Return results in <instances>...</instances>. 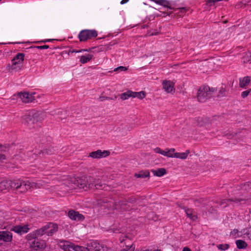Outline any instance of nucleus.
<instances>
[{
	"label": "nucleus",
	"mask_w": 251,
	"mask_h": 251,
	"mask_svg": "<svg viewBox=\"0 0 251 251\" xmlns=\"http://www.w3.org/2000/svg\"><path fill=\"white\" fill-rule=\"evenodd\" d=\"M146 96V92L144 91H140L138 92H133V98H137L140 100L144 99Z\"/></svg>",
	"instance_id": "nucleus-27"
},
{
	"label": "nucleus",
	"mask_w": 251,
	"mask_h": 251,
	"mask_svg": "<svg viewBox=\"0 0 251 251\" xmlns=\"http://www.w3.org/2000/svg\"><path fill=\"white\" fill-rule=\"evenodd\" d=\"M151 172L154 176L161 177L166 174V170L164 168H159L157 170H152Z\"/></svg>",
	"instance_id": "nucleus-23"
},
{
	"label": "nucleus",
	"mask_w": 251,
	"mask_h": 251,
	"mask_svg": "<svg viewBox=\"0 0 251 251\" xmlns=\"http://www.w3.org/2000/svg\"><path fill=\"white\" fill-rule=\"evenodd\" d=\"M68 215L70 219L74 221H80L84 219V217L82 214L73 210H70L68 212Z\"/></svg>",
	"instance_id": "nucleus-14"
},
{
	"label": "nucleus",
	"mask_w": 251,
	"mask_h": 251,
	"mask_svg": "<svg viewBox=\"0 0 251 251\" xmlns=\"http://www.w3.org/2000/svg\"><path fill=\"white\" fill-rule=\"evenodd\" d=\"M150 173L148 171H141L138 174H135V176L137 178H145L149 176Z\"/></svg>",
	"instance_id": "nucleus-31"
},
{
	"label": "nucleus",
	"mask_w": 251,
	"mask_h": 251,
	"mask_svg": "<svg viewBox=\"0 0 251 251\" xmlns=\"http://www.w3.org/2000/svg\"><path fill=\"white\" fill-rule=\"evenodd\" d=\"M92 54H87L84 55L79 56L78 58H79V61L82 64H85L89 62L93 58Z\"/></svg>",
	"instance_id": "nucleus-18"
},
{
	"label": "nucleus",
	"mask_w": 251,
	"mask_h": 251,
	"mask_svg": "<svg viewBox=\"0 0 251 251\" xmlns=\"http://www.w3.org/2000/svg\"><path fill=\"white\" fill-rule=\"evenodd\" d=\"M126 247L128 248L127 250H123L121 251H134L135 250V246H134L133 244H132L129 247L127 246Z\"/></svg>",
	"instance_id": "nucleus-40"
},
{
	"label": "nucleus",
	"mask_w": 251,
	"mask_h": 251,
	"mask_svg": "<svg viewBox=\"0 0 251 251\" xmlns=\"http://www.w3.org/2000/svg\"><path fill=\"white\" fill-rule=\"evenodd\" d=\"M36 48L43 50V49H48L49 48V46L48 45H43V46H36L35 47Z\"/></svg>",
	"instance_id": "nucleus-41"
},
{
	"label": "nucleus",
	"mask_w": 251,
	"mask_h": 251,
	"mask_svg": "<svg viewBox=\"0 0 251 251\" xmlns=\"http://www.w3.org/2000/svg\"><path fill=\"white\" fill-rule=\"evenodd\" d=\"M10 185L16 189L22 188L23 189L27 190L44 187L46 185V182L41 180H38L36 182H30L28 180L24 181L17 179L11 181Z\"/></svg>",
	"instance_id": "nucleus-2"
},
{
	"label": "nucleus",
	"mask_w": 251,
	"mask_h": 251,
	"mask_svg": "<svg viewBox=\"0 0 251 251\" xmlns=\"http://www.w3.org/2000/svg\"><path fill=\"white\" fill-rule=\"evenodd\" d=\"M175 148H166L165 150L164 156L169 158H174L176 153Z\"/></svg>",
	"instance_id": "nucleus-22"
},
{
	"label": "nucleus",
	"mask_w": 251,
	"mask_h": 251,
	"mask_svg": "<svg viewBox=\"0 0 251 251\" xmlns=\"http://www.w3.org/2000/svg\"><path fill=\"white\" fill-rule=\"evenodd\" d=\"M59 248L65 251H88L87 248L75 245L66 240H61L58 242Z\"/></svg>",
	"instance_id": "nucleus-4"
},
{
	"label": "nucleus",
	"mask_w": 251,
	"mask_h": 251,
	"mask_svg": "<svg viewBox=\"0 0 251 251\" xmlns=\"http://www.w3.org/2000/svg\"><path fill=\"white\" fill-rule=\"evenodd\" d=\"M96 181V178L90 176H84L81 178L80 185L83 187L89 188H93V187H96L97 185Z\"/></svg>",
	"instance_id": "nucleus-7"
},
{
	"label": "nucleus",
	"mask_w": 251,
	"mask_h": 251,
	"mask_svg": "<svg viewBox=\"0 0 251 251\" xmlns=\"http://www.w3.org/2000/svg\"><path fill=\"white\" fill-rule=\"evenodd\" d=\"M230 236L234 238L240 237H243V230L240 232L237 229H234L230 232Z\"/></svg>",
	"instance_id": "nucleus-25"
},
{
	"label": "nucleus",
	"mask_w": 251,
	"mask_h": 251,
	"mask_svg": "<svg viewBox=\"0 0 251 251\" xmlns=\"http://www.w3.org/2000/svg\"><path fill=\"white\" fill-rule=\"evenodd\" d=\"M128 1L129 0H122L120 2V4L122 5L124 4L127 3Z\"/></svg>",
	"instance_id": "nucleus-44"
},
{
	"label": "nucleus",
	"mask_w": 251,
	"mask_h": 251,
	"mask_svg": "<svg viewBox=\"0 0 251 251\" xmlns=\"http://www.w3.org/2000/svg\"><path fill=\"white\" fill-rule=\"evenodd\" d=\"M251 81V77L246 76L239 78V86L241 88H244L248 86Z\"/></svg>",
	"instance_id": "nucleus-17"
},
{
	"label": "nucleus",
	"mask_w": 251,
	"mask_h": 251,
	"mask_svg": "<svg viewBox=\"0 0 251 251\" xmlns=\"http://www.w3.org/2000/svg\"><path fill=\"white\" fill-rule=\"evenodd\" d=\"M58 225L53 223H49L45 225L46 234L52 236L58 230Z\"/></svg>",
	"instance_id": "nucleus-10"
},
{
	"label": "nucleus",
	"mask_w": 251,
	"mask_h": 251,
	"mask_svg": "<svg viewBox=\"0 0 251 251\" xmlns=\"http://www.w3.org/2000/svg\"><path fill=\"white\" fill-rule=\"evenodd\" d=\"M179 9L180 12L183 14L185 13L187 10V9L185 7H181V8H179Z\"/></svg>",
	"instance_id": "nucleus-42"
},
{
	"label": "nucleus",
	"mask_w": 251,
	"mask_h": 251,
	"mask_svg": "<svg viewBox=\"0 0 251 251\" xmlns=\"http://www.w3.org/2000/svg\"><path fill=\"white\" fill-rule=\"evenodd\" d=\"M25 54L18 53L11 60V62L6 66V70L11 73L20 71L23 67Z\"/></svg>",
	"instance_id": "nucleus-3"
},
{
	"label": "nucleus",
	"mask_w": 251,
	"mask_h": 251,
	"mask_svg": "<svg viewBox=\"0 0 251 251\" xmlns=\"http://www.w3.org/2000/svg\"><path fill=\"white\" fill-rule=\"evenodd\" d=\"M7 150V147L5 146L0 145V162H2L4 160L6 159V157L3 152Z\"/></svg>",
	"instance_id": "nucleus-26"
},
{
	"label": "nucleus",
	"mask_w": 251,
	"mask_h": 251,
	"mask_svg": "<svg viewBox=\"0 0 251 251\" xmlns=\"http://www.w3.org/2000/svg\"><path fill=\"white\" fill-rule=\"evenodd\" d=\"M250 188H251V181L248 182L242 186L243 189L245 190H248Z\"/></svg>",
	"instance_id": "nucleus-36"
},
{
	"label": "nucleus",
	"mask_w": 251,
	"mask_h": 251,
	"mask_svg": "<svg viewBox=\"0 0 251 251\" xmlns=\"http://www.w3.org/2000/svg\"><path fill=\"white\" fill-rule=\"evenodd\" d=\"M153 150L155 153H159L164 156L165 150H162L159 147L154 149Z\"/></svg>",
	"instance_id": "nucleus-35"
},
{
	"label": "nucleus",
	"mask_w": 251,
	"mask_h": 251,
	"mask_svg": "<svg viewBox=\"0 0 251 251\" xmlns=\"http://www.w3.org/2000/svg\"><path fill=\"white\" fill-rule=\"evenodd\" d=\"M42 120V113L35 110L26 112L21 117L22 123L29 128L34 127L35 124Z\"/></svg>",
	"instance_id": "nucleus-1"
},
{
	"label": "nucleus",
	"mask_w": 251,
	"mask_h": 251,
	"mask_svg": "<svg viewBox=\"0 0 251 251\" xmlns=\"http://www.w3.org/2000/svg\"><path fill=\"white\" fill-rule=\"evenodd\" d=\"M161 251L159 250H155V251Z\"/></svg>",
	"instance_id": "nucleus-46"
},
{
	"label": "nucleus",
	"mask_w": 251,
	"mask_h": 251,
	"mask_svg": "<svg viewBox=\"0 0 251 251\" xmlns=\"http://www.w3.org/2000/svg\"><path fill=\"white\" fill-rule=\"evenodd\" d=\"M10 183L6 181V180H3L0 182V192L7 190L9 186Z\"/></svg>",
	"instance_id": "nucleus-28"
},
{
	"label": "nucleus",
	"mask_w": 251,
	"mask_h": 251,
	"mask_svg": "<svg viewBox=\"0 0 251 251\" xmlns=\"http://www.w3.org/2000/svg\"><path fill=\"white\" fill-rule=\"evenodd\" d=\"M98 35V31L95 29H83L79 32L78 38L80 42H85L97 37Z\"/></svg>",
	"instance_id": "nucleus-5"
},
{
	"label": "nucleus",
	"mask_w": 251,
	"mask_h": 251,
	"mask_svg": "<svg viewBox=\"0 0 251 251\" xmlns=\"http://www.w3.org/2000/svg\"><path fill=\"white\" fill-rule=\"evenodd\" d=\"M162 86L164 91L167 93H174L175 91V83L170 80H165L162 82Z\"/></svg>",
	"instance_id": "nucleus-11"
},
{
	"label": "nucleus",
	"mask_w": 251,
	"mask_h": 251,
	"mask_svg": "<svg viewBox=\"0 0 251 251\" xmlns=\"http://www.w3.org/2000/svg\"><path fill=\"white\" fill-rule=\"evenodd\" d=\"M182 251H192L190 249L187 247H185L183 248Z\"/></svg>",
	"instance_id": "nucleus-43"
},
{
	"label": "nucleus",
	"mask_w": 251,
	"mask_h": 251,
	"mask_svg": "<svg viewBox=\"0 0 251 251\" xmlns=\"http://www.w3.org/2000/svg\"><path fill=\"white\" fill-rule=\"evenodd\" d=\"M185 212L187 216L192 221H195L197 219L196 213L192 209L185 208Z\"/></svg>",
	"instance_id": "nucleus-19"
},
{
	"label": "nucleus",
	"mask_w": 251,
	"mask_h": 251,
	"mask_svg": "<svg viewBox=\"0 0 251 251\" xmlns=\"http://www.w3.org/2000/svg\"><path fill=\"white\" fill-rule=\"evenodd\" d=\"M52 40H53L52 39H46V40L41 41V42L46 43V42H50Z\"/></svg>",
	"instance_id": "nucleus-45"
},
{
	"label": "nucleus",
	"mask_w": 251,
	"mask_h": 251,
	"mask_svg": "<svg viewBox=\"0 0 251 251\" xmlns=\"http://www.w3.org/2000/svg\"><path fill=\"white\" fill-rule=\"evenodd\" d=\"M159 32L157 31L156 30H151L148 32L149 36L157 35L159 34Z\"/></svg>",
	"instance_id": "nucleus-39"
},
{
	"label": "nucleus",
	"mask_w": 251,
	"mask_h": 251,
	"mask_svg": "<svg viewBox=\"0 0 251 251\" xmlns=\"http://www.w3.org/2000/svg\"><path fill=\"white\" fill-rule=\"evenodd\" d=\"M44 234H46L45 226L40 229L36 230L32 233L28 234L27 235V237L28 239H30V238L32 239H36Z\"/></svg>",
	"instance_id": "nucleus-13"
},
{
	"label": "nucleus",
	"mask_w": 251,
	"mask_h": 251,
	"mask_svg": "<svg viewBox=\"0 0 251 251\" xmlns=\"http://www.w3.org/2000/svg\"><path fill=\"white\" fill-rule=\"evenodd\" d=\"M251 91V89H249L248 90H246V91H243L242 94H241V96L243 98H246L248 95L250 93Z\"/></svg>",
	"instance_id": "nucleus-37"
},
{
	"label": "nucleus",
	"mask_w": 251,
	"mask_h": 251,
	"mask_svg": "<svg viewBox=\"0 0 251 251\" xmlns=\"http://www.w3.org/2000/svg\"><path fill=\"white\" fill-rule=\"evenodd\" d=\"M12 240V234L11 232L7 231H0V241H3L4 242H10Z\"/></svg>",
	"instance_id": "nucleus-16"
},
{
	"label": "nucleus",
	"mask_w": 251,
	"mask_h": 251,
	"mask_svg": "<svg viewBox=\"0 0 251 251\" xmlns=\"http://www.w3.org/2000/svg\"><path fill=\"white\" fill-rule=\"evenodd\" d=\"M4 219H5V216H1L0 218V228H5L8 225L5 222ZM5 219L7 220V218H5Z\"/></svg>",
	"instance_id": "nucleus-32"
},
{
	"label": "nucleus",
	"mask_w": 251,
	"mask_h": 251,
	"mask_svg": "<svg viewBox=\"0 0 251 251\" xmlns=\"http://www.w3.org/2000/svg\"><path fill=\"white\" fill-rule=\"evenodd\" d=\"M127 68L124 66H119L116 68H115L113 70L114 72H125L127 70Z\"/></svg>",
	"instance_id": "nucleus-34"
},
{
	"label": "nucleus",
	"mask_w": 251,
	"mask_h": 251,
	"mask_svg": "<svg viewBox=\"0 0 251 251\" xmlns=\"http://www.w3.org/2000/svg\"><path fill=\"white\" fill-rule=\"evenodd\" d=\"M29 229L28 226L26 225L24 226L19 225L14 226L12 228L11 230L22 235L27 233L29 231Z\"/></svg>",
	"instance_id": "nucleus-15"
},
{
	"label": "nucleus",
	"mask_w": 251,
	"mask_h": 251,
	"mask_svg": "<svg viewBox=\"0 0 251 251\" xmlns=\"http://www.w3.org/2000/svg\"><path fill=\"white\" fill-rule=\"evenodd\" d=\"M86 51H88V50H85V49H81V50L73 49L72 50H70V52L71 53H80V52H82Z\"/></svg>",
	"instance_id": "nucleus-38"
},
{
	"label": "nucleus",
	"mask_w": 251,
	"mask_h": 251,
	"mask_svg": "<svg viewBox=\"0 0 251 251\" xmlns=\"http://www.w3.org/2000/svg\"><path fill=\"white\" fill-rule=\"evenodd\" d=\"M243 238L251 240V227L243 229Z\"/></svg>",
	"instance_id": "nucleus-29"
},
{
	"label": "nucleus",
	"mask_w": 251,
	"mask_h": 251,
	"mask_svg": "<svg viewBox=\"0 0 251 251\" xmlns=\"http://www.w3.org/2000/svg\"><path fill=\"white\" fill-rule=\"evenodd\" d=\"M110 154L109 151L98 150L89 153V156L93 159H100L108 156Z\"/></svg>",
	"instance_id": "nucleus-8"
},
{
	"label": "nucleus",
	"mask_w": 251,
	"mask_h": 251,
	"mask_svg": "<svg viewBox=\"0 0 251 251\" xmlns=\"http://www.w3.org/2000/svg\"><path fill=\"white\" fill-rule=\"evenodd\" d=\"M211 96L212 92L207 86L201 87L198 90L197 98L200 102H204Z\"/></svg>",
	"instance_id": "nucleus-6"
},
{
	"label": "nucleus",
	"mask_w": 251,
	"mask_h": 251,
	"mask_svg": "<svg viewBox=\"0 0 251 251\" xmlns=\"http://www.w3.org/2000/svg\"><path fill=\"white\" fill-rule=\"evenodd\" d=\"M35 94V93L24 92L19 93V96L23 102L29 103L35 100V97L34 96Z\"/></svg>",
	"instance_id": "nucleus-9"
},
{
	"label": "nucleus",
	"mask_w": 251,
	"mask_h": 251,
	"mask_svg": "<svg viewBox=\"0 0 251 251\" xmlns=\"http://www.w3.org/2000/svg\"><path fill=\"white\" fill-rule=\"evenodd\" d=\"M34 240L31 241L30 247L35 250H43L46 247V243L44 241H39L38 239H33Z\"/></svg>",
	"instance_id": "nucleus-12"
},
{
	"label": "nucleus",
	"mask_w": 251,
	"mask_h": 251,
	"mask_svg": "<svg viewBox=\"0 0 251 251\" xmlns=\"http://www.w3.org/2000/svg\"><path fill=\"white\" fill-rule=\"evenodd\" d=\"M229 246L228 244H219L217 246V248L218 249L221 251H226L228 249Z\"/></svg>",
	"instance_id": "nucleus-33"
},
{
	"label": "nucleus",
	"mask_w": 251,
	"mask_h": 251,
	"mask_svg": "<svg viewBox=\"0 0 251 251\" xmlns=\"http://www.w3.org/2000/svg\"><path fill=\"white\" fill-rule=\"evenodd\" d=\"M155 3L162 5L165 7L169 8V9H172L170 2L167 0H151Z\"/></svg>",
	"instance_id": "nucleus-21"
},
{
	"label": "nucleus",
	"mask_w": 251,
	"mask_h": 251,
	"mask_svg": "<svg viewBox=\"0 0 251 251\" xmlns=\"http://www.w3.org/2000/svg\"><path fill=\"white\" fill-rule=\"evenodd\" d=\"M190 152L188 150L183 152H176L174 158L185 160L188 157Z\"/></svg>",
	"instance_id": "nucleus-20"
},
{
	"label": "nucleus",
	"mask_w": 251,
	"mask_h": 251,
	"mask_svg": "<svg viewBox=\"0 0 251 251\" xmlns=\"http://www.w3.org/2000/svg\"><path fill=\"white\" fill-rule=\"evenodd\" d=\"M237 247L240 249H245L247 247V244L244 241L238 240L236 241Z\"/></svg>",
	"instance_id": "nucleus-30"
},
{
	"label": "nucleus",
	"mask_w": 251,
	"mask_h": 251,
	"mask_svg": "<svg viewBox=\"0 0 251 251\" xmlns=\"http://www.w3.org/2000/svg\"><path fill=\"white\" fill-rule=\"evenodd\" d=\"M120 98L123 100H127L129 98H133V91L128 90L123 93H122Z\"/></svg>",
	"instance_id": "nucleus-24"
}]
</instances>
